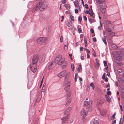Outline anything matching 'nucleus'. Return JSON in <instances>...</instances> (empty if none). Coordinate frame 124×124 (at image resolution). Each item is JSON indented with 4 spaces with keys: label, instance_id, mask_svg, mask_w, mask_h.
Returning a JSON list of instances; mask_svg holds the SVG:
<instances>
[{
    "label": "nucleus",
    "instance_id": "49",
    "mask_svg": "<svg viewBox=\"0 0 124 124\" xmlns=\"http://www.w3.org/2000/svg\"><path fill=\"white\" fill-rule=\"evenodd\" d=\"M78 74L76 73L75 74V78H78Z\"/></svg>",
    "mask_w": 124,
    "mask_h": 124
},
{
    "label": "nucleus",
    "instance_id": "28",
    "mask_svg": "<svg viewBox=\"0 0 124 124\" xmlns=\"http://www.w3.org/2000/svg\"><path fill=\"white\" fill-rule=\"evenodd\" d=\"M112 47L116 49L117 48V46L115 44H112Z\"/></svg>",
    "mask_w": 124,
    "mask_h": 124
},
{
    "label": "nucleus",
    "instance_id": "10",
    "mask_svg": "<svg viewBox=\"0 0 124 124\" xmlns=\"http://www.w3.org/2000/svg\"><path fill=\"white\" fill-rule=\"evenodd\" d=\"M66 73V71L65 70L63 71L58 75V76L60 78L64 76Z\"/></svg>",
    "mask_w": 124,
    "mask_h": 124
},
{
    "label": "nucleus",
    "instance_id": "30",
    "mask_svg": "<svg viewBox=\"0 0 124 124\" xmlns=\"http://www.w3.org/2000/svg\"><path fill=\"white\" fill-rule=\"evenodd\" d=\"M94 121V124H99V122L98 120H96L95 119L93 120Z\"/></svg>",
    "mask_w": 124,
    "mask_h": 124
},
{
    "label": "nucleus",
    "instance_id": "9",
    "mask_svg": "<svg viewBox=\"0 0 124 124\" xmlns=\"http://www.w3.org/2000/svg\"><path fill=\"white\" fill-rule=\"evenodd\" d=\"M72 109L71 107H69L68 108L65 110L64 112V114L65 115H68Z\"/></svg>",
    "mask_w": 124,
    "mask_h": 124
},
{
    "label": "nucleus",
    "instance_id": "12",
    "mask_svg": "<svg viewBox=\"0 0 124 124\" xmlns=\"http://www.w3.org/2000/svg\"><path fill=\"white\" fill-rule=\"evenodd\" d=\"M39 3H38L37 5L32 9V12H33L38 10L39 8Z\"/></svg>",
    "mask_w": 124,
    "mask_h": 124
},
{
    "label": "nucleus",
    "instance_id": "27",
    "mask_svg": "<svg viewBox=\"0 0 124 124\" xmlns=\"http://www.w3.org/2000/svg\"><path fill=\"white\" fill-rule=\"evenodd\" d=\"M64 6L67 9H69L70 8V6L69 5L65 4L64 5Z\"/></svg>",
    "mask_w": 124,
    "mask_h": 124
},
{
    "label": "nucleus",
    "instance_id": "7",
    "mask_svg": "<svg viewBox=\"0 0 124 124\" xmlns=\"http://www.w3.org/2000/svg\"><path fill=\"white\" fill-rule=\"evenodd\" d=\"M39 60V57L38 55H36L34 56L32 59V63L37 64Z\"/></svg>",
    "mask_w": 124,
    "mask_h": 124
},
{
    "label": "nucleus",
    "instance_id": "42",
    "mask_svg": "<svg viewBox=\"0 0 124 124\" xmlns=\"http://www.w3.org/2000/svg\"><path fill=\"white\" fill-rule=\"evenodd\" d=\"M105 22L107 24H108L110 23V22L108 21H106Z\"/></svg>",
    "mask_w": 124,
    "mask_h": 124
},
{
    "label": "nucleus",
    "instance_id": "50",
    "mask_svg": "<svg viewBox=\"0 0 124 124\" xmlns=\"http://www.w3.org/2000/svg\"><path fill=\"white\" fill-rule=\"evenodd\" d=\"M78 31L79 33H81L82 30L81 28H79L78 29Z\"/></svg>",
    "mask_w": 124,
    "mask_h": 124
},
{
    "label": "nucleus",
    "instance_id": "33",
    "mask_svg": "<svg viewBox=\"0 0 124 124\" xmlns=\"http://www.w3.org/2000/svg\"><path fill=\"white\" fill-rule=\"evenodd\" d=\"M102 40L105 44H107V42L105 39V36H104V38H102Z\"/></svg>",
    "mask_w": 124,
    "mask_h": 124
},
{
    "label": "nucleus",
    "instance_id": "48",
    "mask_svg": "<svg viewBox=\"0 0 124 124\" xmlns=\"http://www.w3.org/2000/svg\"><path fill=\"white\" fill-rule=\"evenodd\" d=\"M82 20V18L81 17L79 16L78 17V21L79 22H81Z\"/></svg>",
    "mask_w": 124,
    "mask_h": 124
},
{
    "label": "nucleus",
    "instance_id": "64",
    "mask_svg": "<svg viewBox=\"0 0 124 124\" xmlns=\"http://www.w3.org/2000/svg\"><path fill=\"white\" fill-rule=\"evenodd\" d=\"M94 121H93V120H92L90 122V124H94Z\"/></svg>",
    "mask_w": 124,
    "mask_h": 124
},
{
    "label": "nucleus",
    "instance_id": "46",
    "mask_svg": "<svg viewBox=\"0 0 124 124\" xmlns=\"http://www.w3.org/2000/svg\"><path fill=\"white\" fill-rule=\"evenodd\" d=\"M103 63L104 65V66H106L107 65V62L106 61H104Z\"/></svg>",
    "mask_w": 124,
    "mask_h": 124
},
{
    "label": "nucleus",
    "instance_id": "2",
    "mask_svg": "<svg viewBox=\"0 0 124 124\" xmlns=\"http://www.w3.org/2000/svg\"><path fill=\"white\" fill-rule=\"evenodd\" d=\"M124 51V49H120L119 51H116V54L114 56L115 59L118 61H121L122 59V56L123 55L122 52Z\"/></svg>",
    "mask_w": 124,
    "mask_h": 124
},
{
    "label": "nucleus",
    "instance_id": "21",
    "mask_svg": "<svg viewBox=\"0 0 124 124\" xmlns=\"http://www.w3.org/2000/svg\"><path fill=\"white\" fill-rule=\"evenodd\" d=\"M105 0H96V2L99 4L102 3Z\"/></svg>",
    "mask_w": 124,
    "mask_h": 124
},
{
    "label": "nucleus",
    "instance_id": "18",
    "mask_svg": "<svg viewBox=\"0 0 124 124\" xmlns=\"http://www.w3.org/2000/svg\"><path fill=\"white\" fill-rule=\"evenodd\" d=\"M106 98L108 102H110L111 101V100L110 97L107 95H105Z\"/></svg>",
    "mask_w": 124,
    "mask_h": 124
},
{
    "label": "nucleus",
    "instance_id": "58",
    "mask_svg": "<svg viewBox=\"0 0 124 124\" xmlns=\"http://www.w3.org/2000/svg\"><path fill=\"white\" fill-rule=\"evenodd\" d=\"M116 122V120H114V121H112V124H115Z\"/></svg>",
    "mask_w": 124,
    "mask_h": 124
},
{
    "label": "nucleus",
    "instance_id": "45",
    "mask_svg": "<svg viewBox=\"0 0 124 124\" xmlns=\"http://www.w3.org/2000/svg\"><path fill=\"white\" fill-rule=\"evenodd\" d=\"M90 32L92 33H94V31L93 29L92 28L90 30Z\"/></svg>",
    "mask_w": 124,
    "mask_h": 124
},
{
    "label": "nucleus",
    "instance_id": "41",
    "mask_svg": "<svg viewBox=\"0 0 124 124\" xmlns=\"http://www.w3.org/2000/svg\"><path fill=\"white\" fill-rule=\"evenodd\" d=\"M122 63L120 62L119 63H117V65L118 66H121L122 65Z\"/></svg>",
    "mask_w": 124,
    "mask_h": 124
},
{
    "label": "nucleus",
    "instance_id": "38",
    "mask_svg": "<svg viewBox=\"0 0 124 124\" xmlns=\"http://www.w3.org/2000/svg\"><path fill=\"white\" fill-rule=\"evenodd\" d=\"M89 20L91 23L94 22V20L91 18L89 19Z\"/></svg>",
    "mask_w": 124,
    "mask_h": 124
},
{
    "label": "nucleus",
    "instance_id": "11",
    "mask_svg": "<svg viewBox=\"0 0 124 124\" xmlns=\"http://www.w3.org/2000/svg\"><path fill=\"white\" fill-rule=\"evenodd\" d=\"M70 82L68 81V79H65L64 82V85H68V86H70Z\"/></svg>",
    "mask_w": 124,
    "mask_h": 124
},
{
    "label": "nucleus",
    "instance_id": "44",
    "mask_svg": "<svg viewBox=\"0 0 124 124\" xmlns=\"http://www.w3.org/2000/svg\"><path fill=\"white\" fill-rule=\"evenodd\" d=\"M122 119L121 118L119 121V124H123Z\"/></svg>",
    "mask_w": 124,
    "mask_h": 124
},
{
    "label": "nucleus",
    "instance_id": "63",
    "mask_svg": "<svg viewBox=\"0 0 124 124\" xmlns=\"http://www.w3.org/2000/svg\"><path fill=\"white\" fill-rule=\"evenodd\" d=\"M120 108L121 109V111H123V109H122V106L121 105H120Z\"/></svg>",
    "mask_w": 124,
    "mask_h": 124
},
{
    "label": "nucleus",
    "instance_id": "19",
    "mask_svg": "<svg viewBox=\"0 0 124 124\" xmlns=\"http://www.w3.org/2000/svg\"><path fill=\"white\" fill-rule=\"evenodd\" d=\"M100 6L101 8L104 9L106 8L107 7L106 4L104 3L100 5Z\"/></svg>",
    "mask_w": 124,
    "mask_h": 124
},
{
    "label": "nucleus",
    "instance_id": "4",
    "mask_svg": "<svg viewBox=\"0 0 124 124\" xmlns=\"http://www.w3.org/2000/svg\"><path fill=\"white\" fill-rule=\"evenodd\" d=\"M88 114V112L85 111L84 109H83L81 111L80 115L82 116V119L83 120H85L86 119V117Z\"/></svg>",
    "mask_w": 124,
    "mask_h": 124
},
{
    "label": "nucleus",
    "instance_id": "29",
    "mask_svg": "<svg viewBox=\"0 0 124 124\" xmlns=\"http://www.w3.org/2000/svg\"><path fill=\"white\" fill-rule=\"evenodd\" d=\"M115 35V34L114 32H112L109 33V36L110 37H113Z\"/></svg>",
    "mask_w": 124,
    "mask_h": 124
},
{
    "label": "nucleus",
    "instance_id": "59",
    "mask_svg": "<svg viewBox=\"0 0 124 124\" xmlns=\"http://www.w3.org/2000/svg\"><path fill=\"white\" fill-rule=\"evenodd\" d=\"M102 78L103 79H105V73H104L103 75H102Z\"/></svg>",
    "mask_w": 124,
    "mask_h": 124
},
{
    "label": "nucleus",
    "instance_id": "32",
    "mask_svg": "<svg viewBox=\"0 0 124 124\" xmlns=\"http://www.w3.org/2000/svg\"><path fill=\"white\" fill-rule=\"evenodd\" d=\"M78 2L77 1H75L74 2V3L76 7H77L78 6Z\"/></svg>",
    "mask_w": 124,
    "mask_h": 124
},
{
    "label": "nucleus",
    "instance_id": "57",
    "mask_svg": "<svg viewBox=\"0 0 124 124\" xmlns=\"http://www.w3.org/2000/svg\"><path fill=\"white\" fill-rule=\"evenodd\" d=\"M83 18L84 20L85 21H86L87 20V17L85 16H83Z\"/></svg>",
    "mask_w": 124,
    "mask_h": 124
},
{
    "label": "nucleus",
    "instance_id": "16",
    "mask_svg": "<svg viewBox=\"0 0 124 124\" xmlns=\"http://www.w3.org/2000/svg\"><path fill=\"white\" fill-rule=\"evenodd\" d=\"M68 119V116H66L64 117L62 119V122L63 123H65L67 120Z\"/></svg>",
    "mask_w": 124,
    "mask_h": 124
},
{
    "label": "nucleus",
    "instance_id": "17",
    "mask_svg": "<svg viewBox=\"0 0 124 124\" xmlns=\"http://www.w3.org/2000/svg\"><path fill=\"white\" fill-rule=\"evenodd\" d=\"M118 72L119 74L120 75H122L124 74V72L122 70L119 69L118 70Z\"/></svg>",
    "mask_w": 124,
    "mask_h": 124
},
{
    "label": "nucleus",
    "instance_id": "34",
    "mask_svg": "<svg viewBox=\"0 0 124 124\" xmlns=\"http://www.w3.org/2000/svg\"><path fill=\"white\" fill-rule=\"evenodd\" d=\"M71 99H69L66 103V106H68L69 104L71 102Z\"/></svg>",
    "mask_w": 124,
    "mask_h": 124
},
{
    "label": "nucleus",
    "instance_id": "1",
    "mask_svg": "<svg viewBox=\"0 0 124 124\" xmlns=\"http://www.w3.org/2000/svg\"><path fill=\"white\" fill-rule=\"evenodd\" d=\"M54 62L59 65H61V67L63 69L65 68L67 65V62L65 61L64 58H62L61 55H58L56 57Z\"/></svg>",
    "mask_w": 124,
    "mask_h": 124
},
{
    "label": "nucleus",
    "instance_id": "20",
    "mask_svg": "<svg viewBox=\"0 0 124 124\" xmlns=\"http://www.w3.org/2000/svg\"><path fill=\"white\" fill-rule=\"evenodd\" d=\"M66 25L69 27H70L72 25V23L70 21H68L66 23Z\"/></svg>",
    "mask_w": 124,
    "mask_h": 124
},
{
    "label": "nucleus",
    "instance_id": "47",
    "mask_svg": "<svg viewBox=\"0 0 124 124\" xmlns=\"http://www.w3.org/2000/svg\"><path fill=\"white\" fill-rule=\"evenodd\" d=\"M66 2V0H63L62 1V3L64 4Z\"/></svg>",
    "mask_w": 124,
    "mask_h": 124
},
{
    "label": "nucleus",
    "instance_id": "15",
    "mask_svg": "<svg viewBox=\"0 0 124 124\" xmlns=\"http://www.w3.org/2000/svg\"><path fill=\"white\" fill-rule=\"evenodd\" d=\"M53 62H52L50 64L48 65L47 68L49 70H50L53 68Z\"/></svg>",
    "mask_w": 124,
    "mask_h": 124
},
{
    "label": "nucleus",
    "instance_id": "5",
    "mask_svg": "<svg viewBox=\"0 0 124 124\" xmlns=\"http://www.w3.org/2000/svg\"><path fill=\"white\" fill-rule=\"evenodd\" d=\"M46 39L44 37H40L37 39V42L40 44L44 43L46 42Z\"/></svg>",
    "mask_w": 124,
    "mask_h": 124
},
{
    "label": "nucleus",
    "instance_id": "55",
    "mask_svg": "<svg viewBox=\"0 0 124 124\" xmlns=\"http://www.w3.org/2000/svg\"><path fill=\"white\" fill-rule=\"evenodd\" d=\"M85 7L87 9H88V5L87 4H85Z\"/></svg>",
    "mask_w": 124,
    "mask_h": 124
},
{
    "label": "nucleus",
    "instance_id": "31",
    "mask_svg": "<svg viewBox=\"0 0 124 124\" xmlns=\"http://www.w3.org/2000/svg\"><path fill=\"white\" fill-rule=\"evenodd\" d=\"M70 17L71 20L72 21H74V17L72 15H70Z\"/></svg>",
    "mask_w": 124,
    "mask_h": 124
},
{
    "label": "nucleus",
    "instance_id": "39",
    "mask_svg": "<svg viewBox=\"0 0 124 124\" xmlns=\"http://www.w3.org/2000/svg\"><path fill=\"white\" fill-rule=\"evenodd\" d=\"M84 40L85 41V44H87V42L86 38L84 37Z\"/></svg>",
    "mask_w": 124,
    "mask_h": 124
},
{
    "label": "nucleus",
    "instance_id": "52",
    "mask_svg": "<svg viewBox=\"0 0 124 124\" xmlns=\"http://www.w3.org/2000/svg\"><path fill=\"white\" fill-rule=\"evenodd\" d=\"M121 94H124V89H122L121 90Z\"/></svg>",
    "mask_w": 124,
    "mask_h": 124
},
{
    "label": "nucleus",
    "instance_id": "35",
    "mask_svg": "<svg viewBox=\"0 0 124 124\" xmlns=\"http://www.w3.org/2000/svg\"><path fill=\"white\" fill-rule=\"evenodd\" d=\"M100 66V64L99 62H96V69L98 68Z\"/></svg>",
    "mask_w": 124,
    "mask_h": 124
},
{
    "label": "nucleus",
    "instance_id": "22",
    "mask_svg": "<svg viewBox=\"0 0 124 124\" xmlns=\"http://www.w3.org/2000/svg\"><path fill=\"white\" fill-rule=\"evenodd\" d=\"M70 74V72H69L67 73L65 77V78L68 79V78L69 77Z\"/></svg>",
    "mask_w": 124,
    "mask_h": 124
},
{
    "label": "nucleus",
    "instance_id": "26",
    "mask_svg": "<svg viewBox=\"0 0 124 124\" xmlns=\"http://www.w3.org/2000/svg\"><path fill=\"white\" fill-rule=\"evenodd\" d=\"M90 85L93 90L95 88L94 85L93 83H90Z\"/></svg>",
    "mask_w": 124,
    "mask_h": 124
},
{
    "label": "nucleus",
    "instance_id": "53",
    "mask_svg": "<svg viewBox=\"0 0 124 124\" xmlns=\"http://www.w3.org/2000/svg\"><path fill=\"white\" fill-rule=\"evenodd\" d=\"M107 94L108 95H110L111 94V93L110 91H108L107 92Z\"/></svg>",
    "mask_w": 124,
    "mask_h": 124
},
{
    "label": "nucleus",
    "instance_id": "54",
    "mask_svg": "<svg viewBox=\"0 0 124 124\" xmlns=\"http://www.w3.org/2000/svg\"><path fill=\"white\" fill-rule=\"evenodd\" d=\"M102 12L103 13L105 14L106 12V11L105 10L103 9L102 10Z\"/></svg>",
    "mask_w": 124,
    "mask_h": 124
},
{
    "label": "nucleus",
    "instance_id": "62",
    "mask_svg": "<svg viewBox=\"0 0 124 124\" xmlns=\"http://www.w3.org/2000/svg\"><path fill=\"white\" fill-rule=\"evenodd\" d=\"M93 14V12H91L89 14L91 16H92Z\"/></svg>",
    "mask_w": 124,
    "mask_h": 124
},
{
    "label": "nucleus",
    "instance_id": "6",
    "mask_svg": "<svg viewBox=\"0 0 124 124\" xmlns=\"http://www.w3.org/2000/svg\"><path fill=\"white\" fill-rule=\"evenodd\" d=\"M37 64L32 63L30 67V69L34 73L37 70Z\"/></svg>",
    "mask_w": 124,
    "mask_h": 124
},
{
    "label": "nucleus",
    "instance_id": "25",
    "mask_svg": "<svg viewBox=\"0 0 124 124\" xmlns=\"http://www.w3.org/2000/svg\"><path fill=\"white\" fill-rule=\"evenodd\" d=\"M71 95V92L70 91H69L67 95V97L68 98L70 97Z\"/></svg>",
    "mask_w": 124,
    "mask_h": 124
},
{
    "label": "nucleus",
    "instance_id": "23",
    "mask_svg": "<svg viewBox=\"0 0 124 124\" xmlns=\"http://www.w3.org/2000/svg\"><path fill=\"white\" fill-rule=\"evenodd\" d=\"M64 89L66 91H68L70 89V86H68V85H65Z\"/></svg>",
    "mask_w": 124,
    "mask_h": 124
},
{
    "label": "nucleus",
    "instance_id": "56",
    "mask_svg": "<svg viewBox=\"0 0 124 124\" xmlns=\"http://www.w3.org/2000/svg\"><path fill=\"white\" fill-rule=\"evenodd\" d=\"M46 55L45 54H43V58L44 60L46 57Z\"/></svg>",
    "mask_w": 124,
    "mask_h": 124
},
{
    "label": "nucleus",
    "instance_id": "61",
    "mask_svg": "<svg viewBox=\"0 0 124 124\" xmlns=\"http://www.w3.org/2000/svg\"><path fill=\"white\" fill-rule=\"evenodd\" d=\"M86 52H87V54H89L90 53V51L88 49L87 51H86Z\"/></svg>",
    "mask_w": 124,
    "mask_h": 124
},
{
    "label": "nucleus",
    "instance_id": "3",
    "mask_svg": "<svg viewBox=\"0 0 124 124\" xmlns=\"http://www.w3.org/2000/svg\"><path fill=\"white\" fill-rule=\"evenodd\" d=\"M38 3H39V8L40 11H43L46 9L47 7V5L43 3L42 1H40Z\"/></svg>",
    "mask_w": 124,
    "mask_h": 124
},
{
    "label": "nucleus",
    "instance_id": "60",
    "mask_svg": "<svg viewBox=\"0 0 124 124\" xmlns=\"http://www.w3.org/2000/svg\"><path fill=\"white\" fill-rule=\"evenodd\" d=\"M83 48L82 47H80V50L81 51H82L83 50Z\"/></svg>",
    "mask_w": 124,
    "mask_h": 124
},
{
    "label": "nucleus",
    "instance_id": "36",
    "mask_svg": "<svg viewBox=\"0 0 124 124\" xmlns=\"http://www.w3.org/2000/svg\"><path fill=\"white\" fill-rule=\"evenodd\" d=\"M115 113H114L112 116V117L111 118V119L112 120H113L114 118H115Z\"/></svg>",
    "mask_w": 124,
    "mask_h": 124
},
{
    "label": "nucleus",
    "instance_id": "13",
    "mask_svg": "<svg viewBox=\"0 0 124 124\" xmlns=\"http://www.w3.org/2000/svg\"><path fill=\"white\" fill-rule=\"evenodd\" d=\"M103 103V102L101 99H98L97 100V104L99 105H101Z\"/></svg>",
    "mask_w": 124,
    "mask_h": 124
},
{
    "label": "nucleus",
    "instance_id": "51",
    "mask_svg": "<svg viewBox=\"0 0 124 124\" xmlns=\"http://www.w3.org/2000/svg\"><path fill=\"white\" fill-rule=\"evenodd\" d=\"M93 41H94V42H96V41L97 40H96V38H95V37L93 38Z\"/></svg>",
    "mask_w": 124,
    "mask_h": 124
},
{
    "label": "nucleus",
    "instance_id": "8",
    "mask_svg": "<svg viewBox=\"0 0 124 124\" xmlns=\"http://www.w3.org/2000/svg\"><path fill=\"white\" fill-rule=\"evenodd\" d=\"M92 103V100L89 101L88 102L87 101H85L84 104V106H86V108L87 109L89 108Z\"/></svg>",
    "mask_w": 124,
    "mask_h": 124
},
{
    "label": "nucleus",
    "instance_id": "37",
    "mask_svg": "<svg viewBox=\"0 0 124 124\" xmlns=\"http://www.w3.org/2000/svg\"><path fill=\"white\" fill-rule=\"evenodd\" d=\"M71 67L72 70L74 71V67L73 64H71Z\"/></svg>",
    "mask_w": 124,
    "mask_h": 124
},
{
    "label": "nucleus",
    "instance_id": "14",
    "mask_svg": "<svg viewBox=\"0 0 124 124\" xmlns=\"http://www.w3.org/2000/svg\"><path fill=\"white\" fill-rule=\"evenodd\" d=\"M119 82L120 83H124V75L122 78H118Z\"/></svg>",
    "mask_w": 124,
    "mask_h": 124
},
{
    "label": "nucleus",
    "instance_id": "43",
    "mask_svg": "<svg viewBox=\"0 0 124 124\" xmlns=\"http://www.w3.org/2000/svg\"><path fill=\"white\" fill-rule=\"evenodd\" d=\"M106 30L108 32H110L112 31L111 29L109 28H107L106 29Z\"/></svg>",
    "mask_w": 124,
    "mask_h": 124
},
{
    "label": "nucleus",
    "instance_id": "40",
    "mask_svg": "<svg viewBox=\"0 0 124 124\" xmlns=\"http://www.w3.org/2000/svg\"><path fill=\"white\" fill-rule=\"evenodd\" d=\"M63 41V37L62 36H61L60 38V41L62 42Z\"/></svg>",
    "mask_w": 124,
    "mask_h": 124
},
{
    "label": "nucleus",
    "instance_id": "24",
    "mask_svg": "<svg viewBox=\"0 0 124 124\" xmlns=\"http://www.w3.org/2000/svg\"><path fill=\"white\" fill-rule=\"evenodd\" d=\"M79 67H78L77 68V70L78 71L80 72V70L82 69V68L81 67V64L79 65Z\"/></svg>",
    "mask_w": 124,
    "mask_h": 124
}]
</instances>
